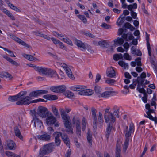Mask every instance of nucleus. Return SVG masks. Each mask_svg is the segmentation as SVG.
Here are the masks:
<instances>
[{
  "mask_svg": "<svg viewBox=\"0 0 157 157\" xmlns=\"http://www.w3.org/2000/svg\"><path fill=\"white\" fill-rule=\"evenodd\" d=\"M29 66L34 67L35 70L38 72L39 73H42L50 77H54L57 75L58 76L56 71L50 68L40 67H37L32 64H30Z\"/></svg>",
  "mask_w": 157,
  "mask_h": 157,
  "instance_id": "f257e3e1",
  "label": "nucleus"
},
{
  "mask_svg": "<svg viewBox=\"0 0 157 157\" xmlns=\"http://www.w3.org/2000/svg\"><path fill=\"white\" fill-rule=\"evenodd\" d=\"M60 111L63 120L65 127L67 128L66 130V132L68 134H73V129L71 124L70 122L69 116L67 115L63 109H60Z\"/></svg>",
  "mask_w": 157,
  "mask_h": 157,
  "instance_id": "f03ea898",
  "label": "nucleus"
},
{
  "mask_svg": "<svg viewBox=\"0 0 157 157\" xmlns=\"http://www.w3.org/2000/svg\"><path fill=\"white\" fill-rule=\"evenodd\" d=\"M128 127L127 126L125 127V128L124 131V134L125 136V139L124 143L123 148V151L125 152L129 145V137L131 136V134L134 131V124L131 123L130 124L129 129H128Z\"/></svg>",
  "mask_w": 157,
  "mask_h": 157,
  "instance_id": "7ed1b4c3",
  "label": "nucleus"
},
{
  "mask_svg": "<svg viewBox=\"0 0 157 157\" xmlns=\"http://www.w3.org/2000/svg\"><path fill=\"white\" fill-rule=\"evenodd\" d=\"M27 92L26 91H23L19 93V98L18 101L16 102L17 105H28L29 104L30 100L32 99L29 96H26Z\"/></svg>",
  "mask_w": 157,
  "mask_h": 157,
  "instance_id": "20e7f679",
  "label": "nucleus"
},
{
  "mask_svg": "<svg viewBox=\"0 0 157 157\" xmlns=\"http://www.w3.org/2000/svg\"><path fill=\"white\" fill-rule=\"evenodd\" d=\"M84 86H73L71 87V89L72 90L79 91L78 94L81 95H91L93 94V91L90 89L86 90Z\"/></svg>",
  "mask_w": 157,
  "mask_h": 157,
  "instance_id": "39448f33",
  "label": "nucleus"
},
{
  "mask_svg": "<svg viewBox=\"0 0 157 157\" xmlns=\"http://www.w3.org/2000/svg\"><path fill=\"white\" fill-rule=\"evenodd\" d=\"M55 147V145L54 143L44 145L40 149L39 154L42 156L48 154L53 151Z\"/></svg>",
  "mask_w": 157,
  "mask_h": 157,
  "instance_id": "423d86ee",
  "label": "nucleus"
},
{
  "mask_svg": "<svg viewBox=\"0 0 157 157\" xmlns=\"http://www.w3.org/2000/svg\"><path fill=\"white\" fill-rule=\"evenodd\" d=\"M36 113L42 117H46L49 115V112L47 108L42 106H39L37 110Z\"/></svg>",
  "mask_w": 157,
  "mask_h": 157,
  "instance_id": "0eeeda50",
  "label": "nucleus"
},
{
  "mask_svg": "<svg viewBox=\"0 0 157 157\" xmlns=\"http://www.w3.org/2000/svg\"><path fill=\"white\" fill-rule=\"evenodd\" d=\"M155 113V110L153 109H150L147 111L146 112V114H144L145 117L149 119L155 121V124H157V117H154L151 115V113Z\"/></svg>",
  "mask_w": 157,
  "mask_h": 157,
  "instance_id": "6e6552de",
  "label": "nucleus"
},
{
  "mask_svg": "<svg viewBox=\"0 0 157 157\" xmlns=\"http://www.w3.org/2000/svg\"><path fill=\"white\" fill-rule=\"evenodd\" d=\"M48 91L46 90H41L33 91L30 92L29 94L30 98L32 97H35L40 96V95L47 94Z\"/></svg>",
  "mask_w": 157,
  "mask_h": 157,
  "instance_id": "1a4fd4ad",
  "label": "nucleus"
},
{
  "mask_svg": "<svg viewBox=\"0 0 157 157\" xmlns=\"http://www.w3.org/2000/svg\"><path fill=\"white\" fill-rule=\"evenodd\" d=\"M105 122L106 123H113L116 121V117L112 113H109L106 115H104Z\"/></svg>",
  "mask_w": 157,
  "mask_h": 157,
  "instance_id": "9d476101",
  "label": "nucleus"
},
{
  "mask_svg": "<svg viewBox=\"0 0 157 157\" xmlns=\"http://www.w3.org/2000/svg\"><path fill=\"white\" fill-rule=\"evenodd\" d=\"M92 116L93 117V128L94 129L97 128L98 124V119L96 113V109L93 107L91 108Z\"/></svg>",
  "mask_w": 157,
  "mask_h": 157,
  "instance_id": "9b49d317",
  "label": "nucleus"
},
{
  "mask_svg": "<svg viewBox=\"0 0 157 157\" xmlns=\"http://www.w3.org/2000/svg\"><path fill=\"white\" fill-rule=\"evenodd\" d=\"M6 144L8 148L10 150H15L16 147L15 143L12 140H8L6 141Z\"/></svg>",
  "mask_w": 157,
  "mask_h": 157,
  "instance_id": "f8f14e48",
  "label": "nucleus"
},
{
  "mask_svg": "<svg viewBox=\"0 0 157 157\" xmlns=\"http://www.w3.org/2000/svg\"><path fill=\"white\" fill-rule=\"evenodd\" d=\"M32 123H33L34 126L36 128H40L43 125L41 121L36 117L33 118Z\"/></svg>",
  "mask_w": 157,
  "mask_h": 157,
  "instance_id": "ddd939ff",
  "label": "nucleus"
},
{
  "mask_svg": "<svg viewBox=\"0 0 157 157\" xmlns=\"http://www.w3.org/2000/svg\"><path fill=\"white\" fill-rule=\"evenodd\" d=\"M106 74L107 76L110 78L114 77L116 76L115 70L112 67H109L107 69Z\"/></svg>",
  "mask_w": 157,
  "mask_h": 157,
  "instance_id": "4468645a",
  "label": "nucleus"
},
{
  "mask_svg": "<svg viewBox=\"0 0 157 157\" xmlns=\"http://www.w3.org/2000/svg\"><path fill=\"white\" fill-rule=\"evenodd\" d=\"M47 117L46 119V122L48 125H51L53 124L56 121V118L52 115Z\"/></svg>",
  "mask_w": 157,
  "mask_h": 157,
  "instance_id": "2eb2a0df",
  "label": "nucleus"
},
{
  "mask_svg": "<svg viewBox=\"0 0 157 157\" xmlns=\"http://www.w3.org/2000/svg\"><path fill=\"white\" fill-rule=\"evenodd\" d=\"M14 132L15 136L21 140H23V136L21 134V132L18 126H15L14 128Z\"/></svg>",
  "mask_w": 157,
  "mask_h": 157,
  "instance_id": "dca6fc26",
  "label": "nucleus"
},
{
  "mask_svg": "<svg viewBox=\"0 0 157 157\" xmlns=\"http://www.w3.org/2000/svg\"><path fill=\"white\" fill-rule=\"evenodd\" d=\"M37 138L41 140L44 141H48L50 138V135L47 134L46 133H45L42 135H39L37 136Z\"/></svg>",
  "mask_w": 157,
  "mask_h": 157,
  "instance_id": "f3484780",
  "label": "nucleus"
},
{
  "mask_svg": "<svg viewBox=\"0 0 157 157\" xmlns=\"http://www.w3.org/2000/svg\"><path fill=\"white\" fill-rule=\"evenodd\" d=\"M3 58L6 59L10 63L12 64L15 66L16 67H18L20 65V64L15 61L12 60L11 58L7 56L2 55Z\"/></svg>",
  "mask_w": 157,
  "mask_h": 157,
  "instance_id": "a211bd4d",
  "label": "nucleus"
},
{
  "mask_svg": "<svg viewBox=\"0 0 157 157\" xmlns=\"http://www.w3.org/2000/svg\"><path fill=\"white\" fill-rule=\"evenodd\" d=\"M75 44L77 46L81 48L82 51L85 50L87 48L84 44L80 40H76Z\"/></svg>",
  "mask_w": 157,
  "mask_h": 157,
  "instance_id": "6ab92c4d",
  "label": "nucleus"
},
{
  "mask_svg": "<svg viewBox=\"0 0 157 157\" xmlns=\"http://www.w3.org/2000/svg\"><path fill=\"white\" fill-rule=\"evenodd\" d=\"M14 40L15 41H17V42L21 44L23 46H24L25 47H26L29 48H31V47L29 45H28L25 42L23 41L21 39L19 38L18 37H16V36H14Z\"/></svg>",
  "mask_w": 157,
  "mask_h": 157,
  "instance_id": "aec40b11",
  "label": "nucleus"
},
{
  "mask_svg": "<svg viewBox=\"0 0 157 157\" xmlns=\"http://www.w3.org/2000/svg\"><path fill=\"white\" fill-rule=\"evenodd\" d=\"M80 122L79 120H77L76 122V133L78 134L79 136H81V130L80 126Z\"/></svg>",
  "mask_w": 157,
  "mask_h": 157,
  "instance_id": "412c9836",
  "label": "nucleus"
},
{
  "mask_svg": "<svg viewBox=\"0 0 157 157\" xmlns=\"http://www.w3.org/2000/svg\"><path fill=\"white\" fill-rule=\"evenodd\" d=\"M145 80L144 79L141 78V77H139V76L137 77L136 79L137 83V88H138L139 87L144 85V82Z\"/></svg>",
  "mask_w": 157,
  "mask_h": 157,
  "instance_id": "4be33fe9",
  "label": "nucleus"
},
{
  "mask_svg": "<svg viewBox=\"0 0 157 157\" xmlns=\"http://www.w3.org/2000/svg\"><path fill=\"white\" fill-rule=\"evenodd\" d=\"M19 98V93L14 96H10L8 98V100L11 102L18 101Z\"/></svg>",
  "mask_w": 157,
  "mask_h": 157,
  "instance_id": "5701e85b",
  "label": "nucleus"
},
{
  "mask_svg": "<svg viewBox=\"0 0 157 157\" xmlns=\"http://www.w3.org/2000/svg\"><path fill=\"white\" fill-rule=\"evenodd\" d=\"M94 90L96 95L99 97H100L102 91V89L101 87L98 86H96L94 88Z\"/></svg>",
  "mask_w": 157,
  "mask_h": 157,
  "instance_id": "b1692460",
  "label": "nucleus"
},
{
  "mask_svg": "<svg viewBox=\"0 0 157 157\" xmlns=\"http://www.w3.org/2000/svg\"><path fill=\"white\" fill-rule=\"evenodd\" d=\"M98 45L103 48H107L110 45L106 40L99 41L98 42Z\"/></svg>",
  "mask_w": 157,
  "mask_h": 157,
  "instance_id": "393cba45",
  "label": "nucleus"
},
{
  "mask_svg": "<svg viewBox=\"0 0 157 157\" xmlns=\"http://www.w3.org/2000/svg\"><path fill=\"white\" fill-rule=\"evenodd\" d=\"M124 39L118 37L116 39L114 40V45H116L118 44L119 45L122 44L124 43Z\"/></svg>",
  "mask_w": 157,
  "mask_h": 157,
  "instance_id": "a878e982",
  "label": "nucleus"
},
{
  "mask_svg": "<svg viewBox=\"0 0 157 157\" xmlns=\"http://www.w3.org/2000/svg\"><path fill=\"white\" fill-rule=\"evenodd\" d=\"M113 115L115 117V116L117 117L118 118L119 117V108L117 106H115L113 109Z\"/></svg>",
  "mask_w": 157,
  "mask_h": 157,
  "instance_id": "bb28decb",
  "label": "nucleus"
},
{
  "mask_svg": "<svg viewBox=\"0 0 157 157\" xmlns=\"http://www.w3.org/2000/svg\"><path fill=\"white\" fill-rule=\"evenodd\" d=\"M65 71L68 77L71 79H73L74 78V77L72 74L71 70L69 67L67 68Z\"/></svg>",
  "mask_w": 157,
  "mask_h": 157,
  "instance_id": "cd10ccee",
  "label": "nucleus"
},
{
  "mask_svg": "<svg viewBox=\"0 0 157 157\" xmlns=\"http://www.w3.org/2000/svg\"><path fill=\"white\" fill-rule=\"evenodd\" d=\"M113 59L115 61H118L120 59H122L123 58V55L121 53L115 54L113 56Z\"/></svg>",
  "mask_w": 157,
  "mask_h": 157,
  "instance_id": "c85d7f7f",
  "label": "nucleus"
},
{
  "mask_svg": "<svg viewBox=\"0 0 157 157\" xmlns=\"http://www.w3.org/2000/svg\"><path fill=\"white\" fill-rule=\"evenodd\" d=\"M23 56L26 59L30 61H33L37 60V58L35 57H33V56L30 55H27L24 54L23 55Z\"/></svg>",
  "mask_w": 157,
  "mask_h": 157,
  "instance_id": "c756f323",
  "label": "nucleus"
},
{
  "mask_svg": "<svg viewBox=\"0 0 157 157\" xmlns=\"http://www.w3.org/2000/svg\"><path fill=\"white\" fill-rule=\"evenodd\" d=\"M113 92V91H112L105 92L101 94L100 97H108L110 95L111 93Z\"/></svg>",
  "mask_w": 157,
  "mask_h": 157,
  "instance_id": "7c9ffc66",
  "label": "nucleus"
},
{
  "mask_svg": "<svg viewBox=\"0 0 157 157\" xmlns=\"http://www.w3.org/2000/svg\"><path fill=\"white\" fill-rule=\"evenodd\" d=\"M118 63L119 65L121 67H123L124 69H125L126 68L128 69L129 66L128 63H125L123 61H119L118 62Z\"/></svg>",
  "mask_w": 157,
  "mask_h": 157,
  "instance_id": "2f4dec72",
  "label": "nucleus"
},
{
  "mask_svg": "<svg viewBox=\"0 0 157 157\" xmlns=\"http://www.w3.org/2000/svg\"><path fill=\"white\" fill-rule=\"evenodd\" d=\"M7 4L12 9L15 11L16 12H21V10L17 7L15 6L13 4L9 2H8Z\"/></svg>",
  "mask_w": 157,
  "mask_h": 157,
  "instance_id": "473e14b6",
  "label": "nucleus"
},
{
  "mask_svg": "<svg viewBox=\"0 0 157 157\" xmlns=\"http://www.w3.org/2000/svg\"><path fill=\"white\" fill-rule=\"evenodd\" d=\"M0 75H1L3 77H5L6 78H8L10 79L12 78L13 77L11 75L6 72H4L0 74Z\"/></svg>",
  "mask_w": 157,
  "mask_h": 157,
  "instance_id": "72a5a7b5",
  "label": "nucleus"
},
{
  "mask_svg": "<svg viewBox=\"0 0 157 157\" xmlns=\"http://www.w3.org/2000/svg\"><path fill=\"white\" fill-rule=\"evenodd\" d=\"M6 154L9 157H20V155L10 151H6Z\"/></svg>",
  "mask_w": 157,
  "mask_h": 157,
  "instance_id": "f704fd0d",
  "label": "nucleus"
},
{
  "mask_svg": "<svg viewBox=\"0 0 157 157\" xmlns=\"http://www.w3.org/2000/svg\"><path fill=\"white\" fill-rule=\"evenodd\" d=\"M66 87L63 85L58 86V93H63L66 90Z\"/></svg>",
  "mask_w": 157,
  "mask_h": 157,
  "instance_id": "c9c22d12",
  "label": "nucleus"
},
{
  "mask_svg": "<svg viewBox=\"0 0 157 157\" xmlns=\"http://www.w3.org/2000/svg\"><path fill=\"white\" fill-rule=\"evenodd\" d=\"M86 124V119L83 117L82 121V130L84 131L85 129Z\"/></svg>",
  "mask_w": 157,
  "mask_h": 157,
  "instance_id": "e433bc0d",
  "label": "nucleus"
},
{
  "mask_svg": "<svg viewBox=\"0 0 157 157\" xmlns=\"http://www.w3.org/2000/svg\"><path fill=\"white\" fill-rule=\"evenodd\" d=\"M61 40L71 46H72L73 45L72 41L67 37L63 38L61 39Z\"/></svg>",
  "mask_w": 157,
  "mask_h": 157,
  "instance_id": "4c0bfd02",
  "label": "nucleus"
},
{
  "mask_svg": "<svg viewBox=\"0 0 157 157\" xmlns=\"http://www.w3.org/2000/svg\"><path fill=\"white\" fill-rule=\"evenodd\" d=\"M52 112L55 116L57 118H59L60 115L59 114L58 109L55 107L52 108Z\"/></svg>",
  "mask_w": 157,
  "mask_h": 157,
  "instance_id": "58836bf2",
  "label": "nucleus"
},
{
  "mask_svg": "<svg viewBox=\"0 0 157 157\" xmlns=\"http://www.w3.org/2000/svg\"><path fill=\"white\" fill-rule=\"evenodd\" d=\"M141 60V59L140 57H137L135 60V62L136 63L138 67H141L142 66Z\"/></svg>",
  "mask_w": 157,
  "mask_h": 157,
  "instance_id": "ea45409f",
  "label": "nucleus"
},
{
  "mask_svg": "<svg viewBox=\"0 0 157 157\" xmlns=\"http://www.w3.org/2000/svg\"><path fill=\"white\" fill-rule=\"evenodd\" d=\"M87 140L89 143L91 145L92 144V136L91 134H90V133L88 132L87 135Z\"/></svg>",
  "mask_w": 157,
  "mask_h": 157,
  "instance_id": "a19ab883",
  "label": "nucleus"
},
{
  "mask_svg": "<svg viewBox=\"0 0 157 157\" xmlns=\"http://www.w3.org/2000/svg\"><path fill=\"white\" fill-rule=\"evenodd\" d=\"M78 17L84 23L86 24L87 23V19L84 15H78Z\"/></svg>",
  "mask_w": 157,
  "mask_h": 157,
  "instance_id": "79ce46f5",
  "label": "nucleus"
},
{
  "mask_svg": "<svg viewBox=\"0 0 157 157\" xmlns=\"http://www.w3.org/2000/svg\"><path fill=\"white\" fill-rule=\"evenodd\" d=\"M58 86H52L50 87L51 91L55 93H58Z\"/></svg>",
  "mask_w": 157,
  "mask_h": 157,
  "instance_id": "37998d69",
  "label": "nucleus"
},
{
  "mask_svg": "<svg viewBox=\"0 0 157 157\" xmlns=\"http://www.w3.org/2000/svg\"><path fill=\"white\" fill-rule=\"evenodd\" d=\"M147 48L148 51V55L149 56H151V48L150 47V43L149 42V41L147 40Z\"/></svg>",
  "mask_w": 157,
  "mask_h": 157,
  "instance_id": "c03bdc74",
  "label": "nucleus"
},
{
  "mask_svg": "<svg viewBox=\"0 0 157 157\" xmlns=\"http://www.w3.org/2000/svg\"><path fill=\"white\" fill-rule=\"evenodd\" d=\"M123 57L124 58L127 60H130L132 59L131 56L127 53L124 54Z\"/></svg>",
  "mask_w": 157,
  "mask_h": 157,
  "instance_id": "a18cd8bd",
  "label": "nucleus"
},
{
  "mask_svg": "<svg viewBox=\"0 0 157 157\" xmlns=\"http://www.w3.org/2000/svg\"><path fill=\"white\" fill-rule=\"evenodd\" d=\"M123 15V14H122L120 17L119 18V19H120V18H121L119 22V23H118V22L117 21V25H120L121 24L123 23L124 21V18H125V16H123L121 17Z\"/></svg>",
  "mask_w": 157,
  "mask_h": 157,
  "instance_id": "49530a36",
  "label": "nucleus"
},
{
  "mask_svg": "<svg viewBox=\"0 0 157 157\" xmlns=\"http://www.w3.org/2000/svg\"><path fill=\"white\" fill-rule=\"evenodd\" d=\"M115 82V80L111 78H108L107 80H106L105 81V82L106 83H107L110 85L114 83Z\"/></svg>",
  "mask_w": 157,
  "mask_h": 157,
  "instance_id": "de8ad7c7",
  "label": "nucleus"
},
{
  "mask_svg": "<svg viewBox=\"0 0 157 157\" xmlns=\"http://www.w3.org/2000/svg\"><path fill=\"white\" fill-rule=\"evenodd\" d=\"M49 100H55L58 99L57 96L55 95L49 94Z\"/></svg>",
  "mask_w": 157,
  "mask_h": 157,
  "instance_id": "09e8293b",
  "label": "nucleus"
},
{
  "mask_svg": "<svg viewBox=\"0 0 157 157\" xmlns=\"http://www.w3.org/2000/svg\"><path fill=\"white\" fill-rule=\"evenodd\" d=\"M150 63L152 65H153V67H156L157 66L156 63L154 59L151 57V56H150Z\"/></svg>",
  "mask_w": 157,
  "mask_h": 157,
  "instance_id": "8fccbe9b",
  "label": "nucleus"
},
{
  "mask_svg": "<svg viewBox=\"0 0 157 157\" xmlns=\"http://www.w3.org/2000/svg\"><path fill=\"white\" fill-rule=\"evenodd\" d=\"M66 95L68 98L73 97L74 96V93L70 91L67 92Z\"/></svg>",
  "mask_w": 157,
  "mask_h": 157,
  "instance_id": "3c124183",
  "label": "nucleus"
},
{
  "mask_svg": "<svg viewBox=\"0 0 157 157\" xmlns=\"http://www.w3.org/2000/svg\"><path fill=\"white\" fill-rule=\"evenodd\" d=\"M113 123H109L108 124L107 128L106 130V131H108V132H111L112 129L113 127Z\"/></svg>",
  "mask_w": 157,
  "mask_h": 157,
  "instance_id": "603ef678",
  "label": "nucleus"
},
{
  "mask_svg": "<svg viewBox=\"0 0 157 157\" xmlns=\"http://www.w3.org/2000/svg\"><path fill=\"white\" fill-rule=\"evenodd\" d=\"M98 121L100 122H102L103 121V116L101 113L99 112L98 113Z\"/></svg>",
  "mask_w": 157,
  "mask_h": 157,
  "instance_id": "864d4df0",
  "label": "nucleus"
},
{
  "mask_svg": "<svg viewBox=\"0 0 157 157\" xmlns=\"http://www.w3.org/2000/svg\"><path fill=\"white\" fill-rule=\"evenodd\" d=\"M55 141L57 146H58L60 145L61 143V140L60 138H55Z\"/></svg>",
  "mask_w": 157,
  "mask_h": 157,
  "instance_id": "5fc2aeb1",
  "label": "nucleus"
},
{
  "mask_svg": "<svg viewBox=\"0 0 157 157\" xmlns=\"http://www.w3.org/2000/svg\"><path fill=\"white\" fill-rule=\"evenodd\" d=\"M101 26L105 29H109L110 28L111 26L110 25H108L105 23H103L101 25Z\"/></svg>",
  "mask_w": 157,
  "mask_h": 157,
  "instance_id": "6e6d98bb",
  "label": "nucleus"
},
{
  "mask_svg": "<svg viewBox=\"0 0 157 157\" xmlns=\"http://www.w3.org/2000/svg\"><path fill=\"white\" fill-rule=\"evenodd\" d=\"M51 39L53 43L55 44H59L60 43V41L59 40L54 38H52Z\"/></svg>",
  "mask_w": 157,
  "mask_h": 157,
  "instance_id": "4d7b16f0",
  "label": "nucleus"
},
{
  "mask_svg": "<svg viewBox=\"0 0 157 157\" xmlns=\"http://www.w3.org/2000/svg\"><path fill=\"white\" fill-rule=\"evenodd\" d=\"M54 133L56 134V136L55 137V138H59L60 136H61L62 138V136L63 135V134L62 133L60 132H54Z\"/></svg>",
  "mask_w": 157,
  "mask_h": 157,
  "instance_id": "13d9d810",
  "label": "nucleus"
},
{
  "mask_svg": "<svg viewBox=\"0 0 157 157\" xmlns=\"http://www.w3.org/2000/svg\"><path fill=\"white\" fill-rule=\"evenodd\" d=\"M84 34L87 36H89L90 37L94 38L95 37V36L90 33L88 32L87 33H85Z\"/></svg>",
  "mask_w": 157,
  "mask_h": 157,
  "instance_id": "bf43d9fd",
  "label": "nucleus"
},
{
  "mask_svg": "<svg viewBox=\"0 0 157 157\" xmlns=\"http://www.w3.org/2000/svg\"><path fill=\"white\" fill-rule=\"evenodd\" d=\"M130 13L131 15L133 18L135 19L136 18L137 13H136L134 12L133 11H131Z\"/></svg>",
  "mask_w": 157,
  "mask_h": 157,
  "instance_id": "052dcab7",
  "label": "nucleus"
},
{
  "mask_svg": "<svg viewBox=\"0 0 157 157\" xmlns=\"http://www.w3.org/2000/svg\"><path fill=\"white\" fill-rule=\"evenodd\" d=\"M63 142L67 146L70 148V146L69 139V138L67 140H65V141H63Z\"/></svg>",
  "mask_w": 157,
  "mask_h": 157,
  "instance_id": "680f3d73",
  "label": "nucleus"
},
{
  "mask_svg": "<svg viewBox=\"0 0 157 157\" xmlns=\"http://www.w3.org/2000/svg\"><path fill=\"white\" fill-rule=\"evenodd\" d=\"M71 150L69 149L66 153L65 157H70L71 154Z\"/></svg>",
  "mask_w": 157,
  "mask_h": 157,
  "instance_id": "e2e57ef3",
  "label": "nucleus"
},
{
  "mask_svg": "<svg viewBox=\"0 0 157 157\" xmlns=\"http://www.w3.org/2000/svg\"><path fill=\"white\" fill-rule=\"evenodd\" d=\"M61 138H62V139L63 140V141H65V140H67L69 138H68L67 135L65 134H64V133H63V135H62V136Z\"/></svg>",
  "mask_w": 157,
  "mask_h": 157,
  "instance_id": "0e129e2a",
  "label": "nucleus"
},
{
  "mask_svg": "<svg viewBox=\"0 0 157 157\" xmlns=\"http://www.w3.org/2000/svg\"><path fill=\"white\" fill-rule=\"evenodd\" d=\"M124 75L125 78L128 79H130L132 78L131 76L130 75L129 73L128 72H125Z\"/></svg>",
  "mask_w": 157,
  "mask_h": 157,
  "instance_id": "69168bd1",
  "label": "nucleus"
},
{
  "mask_svg": "<svg viewBox=\"0 0 157 157\" xmlns=\"http://www.w3.org/2000/svg\"><path fill=\"white\" fill-rule=\"evenodd\" d=\"M122 37L123 39H124L126 41H128V39L127 38V34L125 33H123L122 35Z\"/></svg>",
  "mask_w": 157,
  "mask_h": 157,
  "instance_id": "338daca9",
  "label": "nucleus"
},
{
  "mask_svg": "<svg viewBox=\"0 0 157 157\" xmlns=\"http://www.w3.org/2000/svg\"><path fill=\"white\" fill-rule=\"evenodd\" d=\"M59 47L61 49L65 50L66 49V48L65 47L64 44L61 42H60V43L59 44Z\"/></svg>",
  "mask_w": 157,
  "mask_h": 157,
  "instance_id": "774afa93",
  "label": "nucleus"
}]
</instances>
